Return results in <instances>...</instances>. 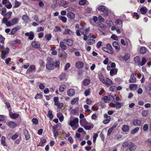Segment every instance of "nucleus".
I'll return each instance as SVG.
<instances>
[{
  "label": "nucleus",
  "mask_w": 151,
  "mask_h": 151,
  "mask_svg": "<svg viewBox=\"0 0 151 151\" xmlns=\"http://www.w3.org/2000/svg\"><path fill=\"white\" fill-rule=\"evenodd\" d=\"M25 35L26 36H28V39L30 40H32L35 37L34 33L32 31L25 33Z\"/></svg>",
  "instance_id": "obj_7"
},
{
  "label": "nucleus",
  "mask_w": 151,
  "mask_h": 151,
  "mask_svg": "<svg viewBox=\"0 0 151 151\" xmlns=\"http://www.w3.org/2000/svg\"><path fill=\"white\" fill-rule=\"evenodd\" d=\"M147 9L145 6H143L140 9V13L142 14H145L147 11Z\"/></svg>",
  "instance_id": "obj_22"
},
{
  "label": "nucleus",
  "mask_w": 151,
  "mask_h": 151,
  "mask_svg": "<svg viewBox=\"0 0 151 151\" xmlns=\"http://www.w3.org/2000/svg\"><path fill=\"white\" fill-rule=\"evenodd\" d=\"M99 78L103 84L104 83H105V78L104 76L102 75H101L99 76Z\"/></svg>",
  "instance_id": "obj_44"
},
{
  "label": "nucleus",
  "mask_w": 151,
  "mask_h": 151,
  "mask_svg": "<svg viewBox=\"0 0 151 151\" xmlns=\"http://www.w3.org/2000/svg\"><path fill=\"white\" fill-rule=\"evenodd\" d=\"M45 37L46 39L49 41L51 40L52 37V35L50 34H49L46 35Z\"/></svg>",
  "instance_id": "obj_54"
},
{
  "label": "nucleus",
  "mask_w": 151,
  "mask_h": 151,
  "mask_svg": "<svg viewBox=\"0 0 151 151\" xmlns=\"http://www.w3.org/2000/svg\"><path fill=\"white\" fill-rule=\"evenodd\" d=\"M32 123L35 124H37L38 123V121L37 119L35 118H33L32 119Z\"/></svg>",
  "instance_id": "obj_60"
},
{
  "label": "nucleus",
  "mask_w": 151,
  "mask_h": 151,
  "mask_svg": "<svg viewBox=\"0 0 151 151\" xmlns=\"http://www.w3.org/2000/svg\"><path fill=\"white\" fill-rule=\"evenodd\" d=\"M64 41L66 42L67 45L69 46H72L73 45V41L72 40L70 39H65L63 40Z\"/></svg>",
  "instance_id": "obj_19"
},
{
  "label": "nucleus",
  "mask_w": 151,
  "mask_h": 151,
  "mask_svg": "<svg viewBox=\"0 0 151 151\" xmlns=\"http://www.w3.org/2000/svg\"><path fill=\"white\" fill-rule=\"evenodd\" d=\"M122 103L117 102L116 103V109H120L122 106Z\"/></svg>",
  "instance_id": "obj_49"
},
{
  "label": "nucleus",
  "mask_w": 151,
  "mask_h": 151,
  "mask_svg": "<svg viewBox=\"0 0 151 151\" xmlns=\"http://www.w3.org/2000/svg\"><path fill=\"white\" fill-rule=\"evenodd\" d=\"M1 144L4 146H7V145L5 142V137L4 136H3L1 138Z\"/></svg>",
  "instance_id": "obj_37"
},
{
  "label": "nucleus",
  "mask_w": 151,
  "mask_h": 151,
  "mask_svg": "<svg viewBox=\"0 0 151 151\" xmlns=\"http://www.w3.org/2000/svg\"><path fill=\"white\" fill-rule=\"evenodd\" d=\"M6 124L10 128L14 129L17 126V124L14 122L10 121L7 122Z\"/></svg>",
  "instance_id": "obj_8"
},
{
  "label": "nucleus",
  "mask_w": 151,
  "mask_h": 151,
  "mask_svg": "<svg viewBox=\"0 0 151 151\" xmlns=\"http://www.w3.org/2000/svg\"><path fill=\"white\" fill-rule=\"evenodd\" d=\"M98 136V134H97V133L94 134L93 137V142H94V143L95 142L96 139V138Z\"/></svg>",
  "instance_id": "obj_59"
},
{
  "label": "nucleus",
  "mask_w": 151,
  "mask_h": 151,
  "mask_svg": "<svg viewBox=\"0 0 151 151\" xmlns=\"http://www.w3.org/2000/svg\"><path fill=\"white\" fill-rule=\"evenodd\" d=\"M118 72V69L116 68H112L111 69L110 74L111 76H113L117 74Z\"/></svg>",
  "instance_id": "obj_15"
},
{
  "label": "nucleus",
  "mask_w": 151,
  "mask_h": 151,
  "mask_svg": "<svg viewBox=\"0 0 151 151\" xmlns=\"http://www.w3.org/2000/svg\"><path fill=\"white\" fill-rule=\"evenodd\" d=\"M39 64L41 67L43 66L45 62L42 59H40L39 60Z\"/></svg>",
  "instance_id": "obj_53"
},
{
  "label": "nucleus",
  "mask_w": 151,
  "mask_h": 151,
  "mask_svg": "<svg viewBox=\"0 0 151 151\" xmlns=\"http://www.w3.org/2000/svg\"><path fill=\"white\" fill-rule=\"evenodd\" d=\"M148 129V125L147 124H145L143 127V130L147 132Z\"/></svg>",
  "instance_id": "obj_52"
},
{
  "label": "nucleus",
  "mask_w": 151,
  "mask_h": 151,
  "mask_svg": "<svg viewBox=\"0 0 151 151\" xmlns=\"http://www.w3.org/2000/svg\"><path fill=\"white\" fill-rule=\"evenodd\" d=\"M106 47L109 50V52L110 54H112L113 53V48L110 44L109 43L107 44L106 45Z\"/></svg>",
  "instance_id": "obj_27"
},
{
  "label": "nucleus",
  "mask_w": 151,
  "mask_h": 151,
  "mask_svg": "<svg viewBox=\"0 0 151 151\" xmlns=\"http://www.w3.org/2000/svg\"><path fill=\"white\" fill-rule=\"evenodd\" d=\"M137 87V85L136 84H131L129 86V88L131 90H133L136 89Z\"/></svg>",
  "instance_id": "obj_50"
},
{
  "label": "nucleus",
  "mask_w": 151,
  "mask_h": 151,
  "mask_svg": "<svg viewBox=\"0 0 151 151\" xmlns=\"http://www.w3.org/2000/svg\"><path fill=\"white\" fill-rule=\"evenodd\" d=\"M95 42V41L93 39H89L87 42V44L88 45H93Z\"/></svg>",
  "instance_id": "obj_47"
},
{
  "label": "nucleus",
  "mask_w": 151,
  "mask_h": 151,
  "mask_svg": "<svg viewBox=\"0 0 151 151\" xmlns=\"http://www.w3.org/2000/svg\"><path fill=\"white\" fill-rule=\"evenodd\" d=\"M132 124L135 126H139L141 124V122L140 120L138 119H135L133 120Z\"/></svg>",
  "instance_id": "obj_24"
},
{
  "label": "nucleus",
  "mask_w": 151,
  "mask_h": 151,
  "mask_svg": "<svg viewBox=\"0 0 151 151\" xmlns=\"http://www.w3.org/2000/svg\"><path fill=\"white\" fill-rule=\"evenodd\" d=\"M147 51V48L145 47L142 46L140 48L139 52L141 54H145L146 53Z\"/></svg>",
  "instance_id": "obj_31"
},
{
  "label": "nucleus",
  "mask_w": 151,
  "mask_h": 151,
  "mask_svg": "<svg viewBox=\"0 0 151 151\" xmlns=\"http://www.w3.org/2000/svg\"><path fill=\"white\" fill-rule=\"evenodd\" d=\"M70 65L69 63H67L65 65L64 70L65 71L67 70L70 67Z\"/></svg>",
  "instance_id": "obj_58"
},
{
  "label": "nucleus",
  "mask_w": 151,
  "mask_h": 151,
  "mask_svg": "<svg viewBox=\"0 0 151 151\" xmlns=\"http://www.w3.org/2000/svg\"><path fill=\"white\" fill-rule=\"evenodd\" d=\"M129 127L128 125H124L123 126L122 129L123 132H126L129 131Z\"/></svg>",
  "instance_id": "obj_28"
},
{
  "label": "nucleus",
  "mask_w": 151,
  "mask_h": 151,
  "mask_svg": "<svg viewBox=\"0 0 151 151\" xmlns=\"http://www.w3.org/2000/svg\"><path fill=\"white\" fill-rule=\"evenodd\" d=\"M58 17L59 19L61 20L63 22L66 23V22L67 18L65 17L60 15Z\"/></svg>",
  "instance_id": "obj_33"
},
{
  "label": "nucleus",
  "mask_w": 151,
  "mask_h": 151,
  "mask_svg": "<svg viewBox=\"0 0 151 151\" xmlns=\"http://www.w3.org/2000/svg\"><path fill=\"white\" fill-rule=\"evenodd\" d=\"M136 145L132 142L130 143V144L129 146V148L127 149L125 151H134L136 148Z\"/></svg>",
  "instance_id": "obj_4"
},
{
  "label": "nucleus",
  "mask_w": 151,
  "mask_h": 151,
  "mask_svg": "<svg viewBox=\"0 0 151 151\" xmlns=\"http://www.w3.org/2000/svg\"><path fill=\"white\" fill-rule=\"evenodd\" d=\"M147 61L146 58L145 57H143L142 58V61L140 62V64H139V66H143L146 63Z\"/></svg>",
  "instance_id": "obj_30"
},
{
  "label": "nucleus",
  "mask_w": 151,
  "mask_h": 151,
  "mask_svg": "<svg viewBox=\"0 0 151 151\" xmlns=\"http://www.w3.org/2000/svg\"><path fill=\"white\" fill-rule=\"evenodd\" d=\"M22 19L25 23H28L31 22L30 19L27 15H24L22 16Z\"/></svg>",
  "instance_id": "obj_9"
},
{
  "label": "nucleus",
  "mask_w": 151,
  "mask_h": 151,
  "mask_svg": "<svg viewBox=\"0 0 151 151\" xmlns=\"http://www.w3.org/2000/svg\"><path fill=\"white\" fill-rule=\"evenodd\" d=\"M5 38L1 35L0 34V42L3 44H4Z\"/></svg>",
  "instance_id": "obj_48"
},
{
  "label": "nucleus",
  "mask_w": 151,
  "mask_h": 151,
  "mask_svg": "<svg viewBox=\"0 0 151 151\" xmlns=\"http://www.w3.org/2000/svg\"><path fill=\"white\" fill-rule=\"evenodd\" d=\"M6 12V9L5 7L2 8L1 13V15L4 17L6 16L7 14Z\"/></svg>",
  "instance_id": "obj_38"
},
{
  "label": "nucleus",
  "mask_w": 151,
  "mask_h": 151,
  "mask_svg": "<svg viewBox=\"0 0 151 151\" xmlns=\"http://www.w3.org/2000/svg\"><path fill=\"white\" fill-rule=\"evenodd\" d=\"M86 0H81L79 2V4L81 5H84L86 4Z\"/></svg>",
  "instance_id": "obj_55"
},
{
  "label": "nucleus",
  "mask_w": 151,
  "mask_h": 151,
  "mask_svg": "<svg viewBox=\"0 0 151 151\" xmlns=\"http://www.w3.org/2000/svg\"><path fill=\"white\" fill-rule=\"evenodd\" d=\"M90 88H88L87 90H86L85 91L84 93L86 96H87L90 94Z\"/></svg>",
  "instance_id": "obj_63"
},
{
  "label": "nucleus",
  "mask_w": 151,
  "mask_h": 151,
  "mask_svg": "<svg viewBox=\"0 0 151 151\" xmlns=\"http://www.w3.org/2000/svg\"><path fill=\"white\" fill-rule=\"evenodd\" d=\"M111 98H114L113 96L111 95H109L108 96H105L103 97V99L104 102L107 103L108 102V101L110 100Z\"/></svg>",
  "instance_id": "obj_18"
},
{
  "label": "nucleus",
  "mask_w": 151,
  "mask_h": 151,
  "mask_svg": "<svg viewBox=\"0 0 151 151\" xmlns=\"http://www.w3.org/2000/svg\"><path fill=\"white\" fill-rule=\"evenodd\" d=\"M139 129L138 127H137L134 129L131 132V133L132 134H134L139 130Z\"/></svg>",
  "instance_id": "obj_57"
},
{
  "label": "nucleus",
  "mask_w": 151,
  "mask_h": 151,
  "mask_svg": "<svg viewBox=\"0 0 151 151\" xmlns=\"http://www.w3.org/2000/svg\"><path fill=\"white\" fill-rule=\"evenodd\" d=\"M130 55L128 53H126L124 57H120V59L121 60H124L127 61L130 58Z\"/></svg>",
  "instance_id": "obj_21"
},
{
  "label": "nucleus",
  "mask_w": 151,
  "mask_h": 151,
  "mask_svg": "<svg viewBox=\"0 0 151 151\" xmlns=\"http://www.w3.org/2000/svg\"><path fill=\"white\" fill-rule=\"evenodd\" d=\"M87 122L86 119H83L80 121V123L81 125L83 126L85 124H86Z\"/></svg>",
  "instance_id": "obj_43"
},
{
  "label": "nucleus",
  "mask_w": 151,
  "mask_h": 151,
  "mask_svg": "<svg viewBox=\"0 0 151 151\" xmlns=\"http://www.w3.org/2000/svg\"><path fill=\"white\" fill-rule=\"evenodd\" d=\"M112 45L115 48L116 51L117 52H119L120 49V47L118 42L116 41H114L113 42Z\"/></svg>",
  "instance_id": "obj_12"
},
{
  "label": "nucleus",
  "mask_w": 151,
  "mask_h": 151,
  "mask_svg": "<svg viewBox=\"0 0 151 151\" xmlns=\"http://www.w3.org/2000/svg\"><path fill=\"white\" fill-rule=\"evenodd\" d=\"M58 124L55 125L52 127V132L54 137L55 139L58 136V131L56 130L58 128Z\"/></svg>",
  "instance_id": "obj_5"
},
{
  "label": "nucleus",
  "mask_w": 151,
  "mask_h": 151,
  "mask_svg": "<svg viewBox=\"0 0 151 151\" xmlns=\"http://www.w3.org/2000/svg\"><path fill=\"white\" fill-rule=\"evenodd\" d=\"M31 45L32 47L34 48H40V44L37 43L36 41H32V42Z\"/></svg>",
  "instance_id": "obj_16"
},
{
  "label": "nucleus",
  "mask_w": 151,
  "mask_h": 151,
  "mask_svg": "<svg viewBox=\"0 0 151 151\" xmlns=\"http://www.w3.org/2000/svg\"><path fill=\"white\" fill-rule=\"evenodd\" d=\"M43 98V95L41 93H37L35 96V97L34 98L36 99H40V98L42 99Z\"/></svg>",
  "instance_id": "obj_46"
},
{
  "label": "nucleus",
  "mask_w": 151,
  "mask_h": 151,
  "mask_svg": "<svg viewBox=\"0 0 151 151\" xmlns=\"http://www.w3.org/2000/svg\"><path fill=\"white\" fill-rule=\"evenodd\" d=\"M78 119L77 118H75L73 120H71L70 122L69 125L71 127H73V130H75L78 127V124H76L78 123Z\"/></svg>",
  "instance_id": "obj_3"
},
{
  "label": "nucleus",
  "mask_w": 151,
  "mask_h": 151,
  "mask_svg": "<svg viewBox=\"0 0 151 151\" xmlns=\"http://www.w3.org/2000/svg\"><path fill=\"white\" fill-rule=\"evenodd\" d=\"M21 28L20 27L17 26L13 28L11 31V32L9 33L10 35H14Z\"/></svg>",
  "instance_id": "obj_17"
},
{
  "label": "nucleus",
  "mask_w": 151,
  "mask_h": 151,
  "mask_svg": "<svg viewBox=\"0 0 151 151\" xmlns=\"http://www.w3.org/2000/svg\"><path fill=\"white\" fill-rule=\"evenodd\" d=\"M134 61L135 63L138 66H139V64L141 61V59L139 56H136L134 58Z\"/></svg>",
  "instance_id": "obj_23"
},
{
  "label": "nucleus",
  "mask_w": 151,
  "mask_h": 151,
  "mask_svg": "<svg viewBox=\"0 0 151 151\" xmlns=\"http://www.w3.org/2000/svg\"><path fill=\"white\" fill-rule=\"evenodd\" d=\"M60 46L62 49L63 50H65L67 48V47L66 45L64 44L63 41H60Z\"/></svg>",
  "instance_id": "obj_35"
},
{
  "label": "nucleus",
  "mask_w": 151,
  "mask_h": 151,
  "mask_svg": "<svg viewBox=\"0 0 151 151\" xmlns=\"http://www.w3.org/2000/svg\"><path fill=\"white\" fill-rule=\"evenodd\" d=\"M67 16L69 19V21L72 22L73 21L75 18V14L71 12H69L67 13Z\"/></svg>",
  "instance_id": "obj_6"
},
{
  "label": "nucleus",
  "mask_w": 151,
  "mask_h": 151,
  "mask_svg": "<svg viewBox=\"0 0 151 151\" xmlns=\"http://www.w3.org/2000/svg\"><path fill=\"white\" fill-rule=\"evenodd\" d=\"M19 19L17 18H14L12 19L11 21L12 25L16 24L19 22Z\"/></svg>",
  "instance_id": "obj_29"
},
{
  "label": "nucleus",
  "mask_w": 151,
  "mask_h": 151,
  "mask_svg": "<svg viewBox=\"0 0 151 151\" xmlns=\"http://www.w3.org/2000/svg\"><path fill=\"white\" fill-rule=\"evenodd\" d=\"M8 4H5V6L8 9H11L12 7V5L11 3L9 1H8Z\"/></svg>",
  "instance_id": "obj_61"
},
{
  "label": "nucleus",
  "mask_w": 151,
  "mask_h": 151,
  "mask_svg": "<svg viewBox=\"0 0 151 151\" xmlns=\"http://www.w3.org/2000/svg\"><path fill=\"white\" fill-rule=\"evenodd\" d=\"M130 143L127 142H124L122 143V146L123 147H126L129 146Z\"/></svg>",
  "instance_id": "obj_62"
},
{
  "label": "nucleus",
  "mask_w": 151,
  "mask_h": 151,
  "mask_svg": "<svg viewBox=\"0 0 151 151\" xmlns=\"http://www.w3.org/2000/svg\"><path fill=\"white\" fill-rule=\"evenodd\" d=\"M21 4V2H20L18 1L17 0H16L14 2V7L17 8L19 7Z\"/></svg>",
  "instance_id": "obj_42"
},
{
  "label": "nucleus",
  "mask_w": 151,
  "mask_h": 151,
  "mask_svg": "<svg viewBox=\"0 0 151 151\" xmlns=\"http://www.w3.org/2000/svg\"><path fill=\"white\" fill-rule=\"evenodd\" d=\"M46 61V68L48 70H53L55 68H58L60 66L59 60H56L55 61L54 60L50 57H48Z\"/></svg>",
  "instance_id": "obj_1"
},
{
  "label": "nucleus",
  "mask_w": 151,
  "mask_h": 151,
  "mask_svg": "<svg viewBox=\"0 0 151 151\" xmlns=\"http://www.w3.org/2000/svg\"><path fill=\"white\" fill-rule=\"evenodd\" d=\"M103 84H105L107 87H109L113 84V82L111 79L109 78H106L105 80V83Z\"/></svg>",
  "instance_id": "obj_10"
},
{
  "label": "nucleus",
  "mask_w": 151,
  "mask_h": 151,
  "mask_svg": "<svg viewBox=\"0 0 151 151\" xmlns=\"http://www.w3.org/2000/svg\"><path fill=\"white\" fill-rule=\"evenodd\" d=\"M66 88V86L65 85H61L60 86L59 91L60 92H63Z\"/></svg>",
  "instance_id": "obj_39"
},
{
  "label": "nucleus",
  "mask_w": 151,
  "mask_h": 151,
  "mask_svg": "<svg viewBox=\"0 0 151 151\" xmlns=\"http://www.w3.org/2000/svg\"><path fill=\"white\" fill-rule=\"evenodd\" d=\"M68 4V2L67 1L64 0H62L61 1L60 4L61 6H63L67 5Z\"/></svg>",
  "instance_id": "obj_56"
},
{
  "label": "nucleus",
  "mask_w": 151,
  "mask_h": 151,
  "mask_svg": "<svg viewBox=\"0 0 151 151\" xmlns=\"http://www.w3.org/2000/svg\"><path fill=\"white\" fill-rule=\"evenodd\" d=\"M148 114V111L147 110H144L142 111V114L144 117L146 116Z\"/></svg>",
  "instance_id": "obj_51"
},
{
  "label": "nucleus",
  "mask_w": 151,
  "mask_h": 151,
  "mask_svg": "<svg viewBox=\"0 0 151 151\" xmlns=\"http://www.w3.org/2000/svg\"><path fill=\"white\" fill-rule=\"evenodd\" d=\"M19 114L18 113H12L10 115V117L13 119H15L19 117Z\"/></svg>",
  "instance_id": "obj_34"
},
{
  "label": "nucleus",
  "mask_w": 151,
  "mask_h": 151,
  "mask_svg": "<svg viewBox=\"0 0 151 151\" xmlns=\"http://www.w3.org/2000/svg\"><path fill=\"white\" fill-rule=\"evenodd\" d=\"M46 142V140L45 139H41L40 142L39 143L38 146H43V144Z\"/></svg>",
  "instance_id": "obj_45"
},
{
  "label": "nucleus",
  "mask_w": 151,
  "mask_h": 151,
  "mask_svg": "<svg viewBox=\"0 0 151 151\" xmlns=\"http://www.w3.org/2000/svg\"><path fill=\"white\" fill-rule=\"evenodd\" d=\"M23 134L25 136L26 140H27L29 139L30 138V136L29 134V132L27 129H25L24 130Z\"/></svg>",
  "instance_id": "obj_14"
},
{
  "label": "nucleus",
  "mask_w": 151,
  "mask_h": 151,
  "mask_svg": "<svg viewBox=\"0 0 151 151\" xmlns=\"http://www.w3.org/2000/svg\"><path fill=\"white\" fill-rule=\"evenodd\" d=\"M98 10L103 12V15L104 16H107L109 14L108 8L105 6L101 5L98 8Z\"/></svg>",
  "instance_id": "obj_2"
},
{
  "label": "nucleus",
  "mask_w": 151,
  "mask_h": 151,
  "mask_svg": "<svg viewBox=\"0 0 151 151\" xmlns=\"http://www.w3.org/2000/svg\"><path fill=\"white\" fill-rule=\"evenodd\" d=\"M136 79L134 77V74L132 73L129 80V82L131 83H135L136 81Z\"/></svg>",
  "instance_id": "obj_25"
},
{
  "label": "nucleus",
  "mask_w": 151,
  "mask_h": 151,
  "mask_svg": "<svg viewBox=\"0 0 151 151\" xmlns=\"http://www.w3.org/2000/svg\"><path fill=\"white\" fill-rule=\"evenodd\" d=\"M59 55L60 57L62 59H65L67 57V54L64 51L63 52H61L59 54Z\"/></svg>",
  "instance_id": "obj_26"
},
{
  "label": "nucleus",
  "mask_w": 151,
  "mask_h": 151,
  "mask_svg": "<svg viewBox=\"0 0 151 151\" xmlns=\"http://www.w3.org/2000/svg\"><path fill=\"white\" fill-rule=\"evenodd\" d=\"M67 94L70 96H73L75 94V91L73 89H70L67 91Z\"/></svg>",
  "instance_id": "obj_20"
},
{
  "label": "nucleus",
  "mask_w": 151,
  "mask_h": 151,
  "mask_svg": "<svg viewBox=\"0 0 151 151\" xmlns=\"http://www.w3.org/2000/svg\"><path fill=\"white\" fill-rule=\"evenodd\" d=\"M47 116L49 117L50 120H52L53 117V115L52 114V112L51 110L48 111V115Z\"/></svg>",
  "instance_id": "obj_40"
},
{
  "label": "nucleus",
  "mask_w": 151,
  "mask_h": 151,
  "mask_svg": "<svg viewBox=\"0 0 151 151\" xmlns=\"http://www.w3.org/2000/svg\"><path fill=\"white\" fill-rule=\"evenodd\" d=\"M9 51V49L8 47H7L4 51H2L1 52L2 57L1 58L2 59H4L5 55L6 54H8Z\"/></svg>",
  "instance_id": "obj_13"
},
{
  "label": "nucleus",
  "mask_w": 151,
  "mask_h": 151,
  "mask_svg": "<svg viewBox=\"0 0 151 151\" xmlns=\"http://www.w3.org/2000/svg\"><path fill=\"white\" fill-rule=\"evenodd\" d=\"M66 76V74L65 73H62L60 76V80H62L65 78Z\"/></svg>",
  "instance_id": "obj_64"
},
{
  "label": "nucleus",
  "mask_w": 151,
  "mask_h": 151,
  "mask_svg": "<svg viewBox=\"0 0 151 151\" xmlns=\"http://www.w3.org/2000/svg\"><path fill=\"white\" fill-rule=\"evenodd\" d=\"M73 32L71 30L68 29H65L64 31L63 32V35H70Z\"/></svg>",
  "instance_id": "obj_36"
},
{
  "label": "nucleus",
  "mask_w": 151,
  "mask_h": 151,
  "mask_svg": "<svg viewBox=\"0 0 151 151\" xmlns=\"http://www.w3.org/2000/svg\"><path fill=\"white\" fill-rule=\"evenodd\" d=\"M84 86H86L89 85L91 83V80L89 79L86 78L83 81Z\"/></svg>",
  "instance_id": "obj_32"
},
{
  "label": "nucleus",
  "mask_w": 151,
  "mask_h": 151,
  "mask_svg": "<svg viewBox=\"0 0 151 151\" xmlns=\"http://www.w3.org/2000/svg\"><path fill=\"white\" fill-rule=\"evenodd\" d=\"M84 65L83 62L81 61L77 62L75 64L76 67L78 69L82 68L83 67Z\"/></svg>",
  "instance_id": "obj_11"
},
{
  "label": "nucleus",
  "mask_w": 151,
  "mask_h": 151,
  "mask_svg": "<svg viewBox=\"0 0 151 151\" xmlns=\"http://www.w3.org/2000/svg\"><path fill=\"white\" fill-rule=\"evenodd\" d=\"M79 100V99L78 97L74 98L71 101V103L72 105H74Z\"/></svg>",
  "instance_id": "obj_41"
}]
</instances>
